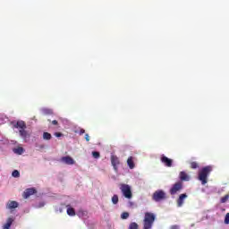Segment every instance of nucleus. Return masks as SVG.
<instances>
[{
    "label": "nucleus",
    "instance_id": "nucleus-1",
    "mask_svg": "<svg viewBox=\"0 0 229 229\" xmlns=\"http://www.w3.org/2000/svg\"><path fill=\"white\" fill-rule=\"evenodd\" d=\"M210 173H212V166L207 165L203 167L199 172V180L201 182L202 185H206V183H208V176L210 175Z\"/></svg>",
    "mask_w": 229,
    "mask_h": 229
},
{
    "label": "nucleus",
    "instance_id": "nucleus-2",
    "mask_svg": "<svg viewBox=\"0 0 229 229\" xmlns=\"http://www.w3.org/2000/svg\"><path fill=\"white\" fill-rule=\"evenodd\" d=\"M157 216L153 213L146 212L145 217L143 220V229H151L153 228V223H155V219Z\"/></svg>",
    "mask_w": 229,
    "mask_h": 229
},
{
    "label": "nucleus",
    "instance_id": "nucleus-3",
    "mask_svg": "<svg viewBox=\"0 0 229 229\" xmlns=\"http://www.w3.org/2000/svg\"><path fill=\"white\" fill-rule=\"evenodd\" d=\"M14 128H19V133L20 136L26 140L28 137H30V133H28V131H26V123L24 121H18L16 124H14Z\"/></svg>",
    "mask_w": 229,
    "mask_h": 229
},
{
    "label": "nucleus",
    "instance_id": "nucleus-4",
    "mask_svg": "<svg viewBox=\"0 0 229 229\" xmlns=\"http://www.w3.org/2000/svg\"><path fill=\"white\" fill-rule=\"evenodd\" d=\"M152 199L156 201V203H160V201L167 199V194L163 190H157L153 193Z\"/></svg>",
    "mask_w": 229,
    "mask_h": 229
},
{
    "label": "nucleus",
    "instance_id": "nucleus-5",
    "mask_svg": "<svg viewBox=\"0 0 229 229\" xmlns=\"http://www.w3.org/2000/svg\"><path fill=\"white\" fill-rule=\"evenodd\" d=\"M120 191L127 199H131V198H133V193H131V187H130V185L124 183L120 184Z\"/></svg>",
    "mask_w": 229,
    "mask_h": 229
},
{
    "label": "nucleus",
    "instance_id": "nucleus-6",
    "mask_svg": "<svg viewBox=\"0 0 229 229\" xmlns=\"http://www.w3.org/2000/svg\"><path fill=\"white\" fill-rule=\"evenodd\" d=\"M183 189V183L182 182H178L174 183L170 189L171 196H174L177 192H180Z\"/></svg>",
    "mask_w": 229,
    "mask_h": 229
},
{
    "label": "nucleus",
    "instance_id": "nucleus-7",
    "mask_svg": "<svg viewBox=\"0 0 229 229\" xmlns=\"http://www.w3.org/2000/svg\"><path fill=\"white\" fill-rule=\"evenodd\" d=\"M160 160L165 167H173V159L162 155Z\"/></svg>",
    "mask_w": 229,
    "mask_h": 229
},
{
    "label": "nucleus",
    "instance_id": "nucleus-8",
    "mask_svg": "<svg viewBox=\"0 0 229 229\" xmlns=\"http://www.w3.org/2000/svg\"><path fill=\"white\" fill-rule=\"evenodd\" d=\"M33 194H37V190L35 188H29L25 190L23 193V198L25 199H28V198H30V196H33Z\"/></svg>",
    "mask_w": 229,
    "mask_h": 229
},
{
    "label": "nucleus",
    "instance_id": "nucleus-9",
    "mask_svg": "<svg viewBox=\"0 0 229 229\" xmlns=\"http://www.w3.org/2000/svg\"><path fill=\"white\" fill-rule=\"evenodd\" d=\"M61 162H63L64 164H66L67 165H74L75 164L74 159L69 156L63 157L61 158Z\"/></svg>",
    "mask_w": 229,
    "mask_h": 229
},
{
    "label": "nucleus",
    "instance_id": "nucleus-10",
    "mask_svg": "<svg viewBox=\"0 0 229 229\" xmlns=\"http://www.w3.org/2000/svg\"><path fill=\"white\" fill-rule=\"evenodd\" d=\"M18 208H19V202H17L15 200H9L6 203V208L8 210H13V209Z\"/></svg>",
    "mask_w": 229,
    "mask_h": 229
},
{
    "label": "nucleus",
    "instance_id": "nucleus-11",
    "mask_svg": "<svg viewBox=\"0 0 229 229\" xmlns=\"http://www.w3.org/2000/svg\"><path fill=\"white\" fill-rule=\"evenodd\" d=\"M111 164L114 171H117V166L120 164L119 157H117V156H111Z\"/></svg>",
    "mask_w": 229,
    "mask_h": 229
},
{
    "label": "nucleus",
    "instance_id": "nucleus-12",
    "mask_svg": "<svg viewBox=\"0 0 229 229\" xmlns=\"http://www.w3.org/2000/svg\"><path fill=\"white\" fill-rule=\"evenodd\" d=\"M187 198V193H182L179 196L177 199V207H183V201H185V199Z\"/></svg>",
    "mask_w": 229,
    "mask_h": 229
},
{
    "label": "nucleus",
    "instance_id": "nucleus-13",
    "mask_svg": "<svg viewBox=\"0 0 229 229\" xmlns=\"http://www.w3.org/2000/svg\"><path fill=\"white\" fill-rule=\"evenodd\" d=\"M180 180L182 182H189V180H190L189 174H187V173H185V172H181L180 173Z\"/></svg>",
    "mask_w": 229,
    "mask_h": 229
},
{
    "label": "nucleus",
    "instance_id": "nucleus-14",
    "mask_svg": "<svg viewBox=\"0 0 229 229\" xmlns=\"http://www.w3.org/2000/svg\"><path fill=\"white\" fill-rule=\"evenodd\" d=\"M13 218L9 217L7 219V222L4 225L3 229H10V227L13 225Z\"/></svg>",
    "mask_w": 229,
    "mask_h": 229
},
{
    "label": "nucleus",
    "instance_id": "nucleus-15",
    "mask_svg": "<svg viewBox=\"0 0 229 229\" xmlns=\"http://www.w3.org/2000/svg\"><path fill=\"white\" fill-rule=\"evenodd\" d=\"M127 165L131 169H134L135 168V163L133 162V157H128V159H127Z\"/></svg>",
    "mask_w": 229,
    "mask_h": 229
},
{
    "label": "nucleus",
    "instance_id": "nucleus-16",
    "mask_svg": "<svg viewBox=\"0 0 229 229\" xmlns=\"http://www.w3.org/2000/svg\"><path fill=\"white\" fill-rule=\"evenodd\" d=\"M13 151L17 155H22V153H24V148L22 147H19L17 148H14Z\"/></svg>",
    "mask_w": 229,
    "mask_h": 229
},
{
    "label": "nucleus",
    "instance_id": "nucleus-17",
    "mask_svg": "<svg viewBox=\"0 0 229 229\" xmlns=\"http://www.w3.org/2000/svg\"><path fill=\"white\" fill-rule=\"evenodd\" d=\"M67 214L68 216H76V211L74 210L73 208H67Z\"/></svg>",
    "mask_w": 229,
    "mask_h": 229
},
{
    "label": "nucleus",
    "instance_id": "nucleus-18",
    "mask_svg": "<svg viewBox=\"0 0 229 229\" xmlns=\"http://www.w3.org/2000/svg\"><path fill=\"white\" fill-rule=\"evenodd\" d=\"M43 139H44V140H51V139H52L51 133L44 132L43 133Z\"/></svg>",
    "mask_w": 229,
    "mask_h": 229
},
{
    "label": "nucleus",
    "instance_id": "nucleus-19",
    "mask_svg": "<svg viewBox=\"0 0 229 229\" xmlns=\"http://www.w3.org/2000/svg\"><path fill=\"white\" fill-rule=\"evenodd\" d=\"M112 203L113 205H117L119 203V196L114 195L112 197Z\"/></svg>",
    "mask_w": 229,
    "mask_h": 229
},
{
    "label": "nucleus",
    "instance_id": "nucleus-20",
    "mask_svg": "<svg viewBox=\"0 0 229 229\" xmlns=\"http://www.w3.org/2000/svg\"><path fill=\"white\" fill-rule=\"evenodd\" d=\"M190 167L191 169H198V167H199V165L198 164V162L193 161L190 164Z\"/></svg>",
    "mask_w": 229,
    "mask_h": 229
},
{
    "label": "nucleus",
    "instance_id": "nucleus-21",
    "mask_svg": "<svg viewBox=\"0 0 229 229\" xmlns=\"http://www.w3.org/2000/svg\"><path fill=\"white\" fill-rule=\"evenodd\" d=\"M12 176H13V178H19L21 176V173L19 172V170H13L12 173Z\"/></svg>",
    "mask_w": 229,
    "mask_h": 229
},
{
    "label": "nucleus",
    "instance_id": "nucleus-22",
    "mask_svg": "<svg viewBox=\"0 0 229 229\" xmlns=\"http://www.w3.org/2000/svg\"><path fill=\"white\" fill-rule=\"evenodd\" d=\"M129 229H139V225L135 222H132L129 225Z\"/></svg>",
    "mask_w": 229,
    "mask_h": 229
},
{
    "label": "nucleus",
    "instance_id": "nucleus-23",
    "mask_svg": "<svg viewBox=\"0 0 229 229\" xmlns=\"http://www.w3.org/2000/svg\"><path fill=\"white\" fill-rule=\"evenodd\" d=\"M228 199H229V195L226 194L225 196L222 197L221 198V203H226L228 201Z\"/></svg>",
    "mask_w": 229,
    "mask_h": 229
},
{
    "label": "nucleus",
    "instance_id": "nucleus-24",
    "mask_svg": "<svg viewBox=\"0 0 229 229\" xmlns=\"http://www.w3.org/2000/svg\"><path fill=\"white\" fill-rule=\"evenodd\" d=\"M128 217H130V213H128V212H123V213L121 215V218H122V219H128Z\"/></svg>",
    "mask_w": 229,
    "mask_h": 229
},
{
    "label": "nucleus",
    "instance_id": "nucleus-25",
    "mask_svg": "<svg viewBox=\"0 0 229 229\" xmlns=\"http://www.w3.org/2000/svg\"><path fill=\"white\" fill-rule=\"evenodd\" d=\"M92 157H93V158H99V157H101V154H99V152H98V151H93Z\"/></svg>",
    "mask_w": 229,
    "mask_h": 229
},
{
    "label": "nucleus",
    "instance_id": "nucleus-26",
    "mask_svg": "<svg viewBox=\"0 0 229 229\" xmlns=\"http://www.w3.org/2000/svg\"><path fill=\"white\" fill-rule=\"evenodd\" d=\"M225 225H229V213L225 215Z\"/></svg>",
    "mask_w": 229,
    "mask_h": 229
},
{
    "label": "nucleus",
    "instance_id": "nucleus-27",
    "mask_svg": "<svg viewBox=\"0 0 229 229\" xmlns=\"http://www.w3.org/2000/svg\"><path fill=\"white\" fill-rule=\"evenodd\" d=\"M36 148H39V149H44V148H46V146H44L43 144H41V145L36 144Z\"/></svg>",
    "mask_w": 229,
    "mask_h": 229
},
{
    "label": "nucleus",
    "instance_id": "nucleus-28",
    "mask_svg": "<svg viewBox=\"0 0 229 229\" xmlns=\"http://www.w3.org/2000/svg\"><path fill=\"white\" fill-rule=\"evenodd\" d=\"M85 140H87V142L90 140V136H89L88 133L85 134Z\"/></svg>",
    "mask_w": 229,
    "mask_h": 229
},
{
    "label": "nucleus",
    "instance_id": "nucleus-29",
    "mask_svg": "<svg viewBox=\"0 0 229 229\" xmlns=\"http://www.w3.org/2000/svg\"><path fill=\"white\" fill-rule=\"evenodd\" d=\"M52 124L54 126H58V121H56V120L52 121Z\"/></svg>",
    "mask_w": 229,
    "mask_h": 229
},
{
    "label": "nucleus",
    "instance_id": "nucleus-30",
    "mask_svg": "<svg viewBox=\"0 0 229 229\" xmlns=\"http://www.w3.org/2000/svg\"><path fill=\"white\" fill-rule=\"evenodd\" d=\"M83 133H85V130L81 129L80 131H79V135H83Z\"/></svg>",
    "mask_w": 229,
    "mask_h": 229
},
{
    "label": "nucleus",
    "instance_id": "nucleus-31",
    "mask_svg": "<svg viewBox=\"0 0 229 229\" xmlns=\"http://www.w3.org/2000/svg\"><path fill=\"white\" fill-rule=\"evenodd\" d=\"M55 137H62V133H61V132H55Z\"/></svg>",
    "mask_w": 229,
    "mask_h": 229
},
{
    "label": "nucleus",
    "instance_id": "nucleus-32",
    "mask_svg": "<svg viewBox=\"0 0 229 229\" xmlns=\"http://www.w3.org/2000/svg\"><path fill=\"white\" fill-rule=\"evenodd\" d=\"M48 114H53V112L52 111H48Z\"/></svg>",
    "mask_w": 229,
    "mask_h": 229
}]
</instances>
